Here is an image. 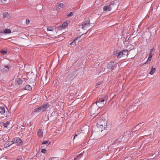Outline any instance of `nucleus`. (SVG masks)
Returning a JSON list of instances; mask_svg holds the SVG:
<instances>
[{
    "mask_svg": "<svg viewBox=\"0 0 160 160\" xmlns=\"http://www.w3.org/2000/svg\"><path fill=\"white\" fill-rule=\"evenodd\" d=\"M0 52L2 54H4L7 53V51H6L4 50H1L0 51Z\"/></svg>",
    "mask_w": 160,
    "mask_h": 160,
    "instance_id": "obj_31",
    "label": "nucleus"
},
{
    "mask_svg": "<svg viewBox=\"0 0 160 160\" xmlns=\"http://www.w3.org/2000/svg\"><path fill=\"white\" fill-rule=\"evenodd\" d=\"M73 15V12H70L68 15H67V16L70 17L72 16Z\"/></svg>",
    "mask_w": 160,
    "mask_h": 160,
    "instance_id": "obj_35",
    "label": "nucleus"
},
{
    "mask_svg": "<svg viewBox=\"0 0 160 160\" xmlns=\"http://www.w3.org/2000/svg\"><path fill=\"white\" fill-rule=\"evenodd\" d=\"M115 3L114 2H111L110 5H115Z\"/></svg>",
    "mask_w": 160,
    "mask_h": 160,
    "instance_id": "obj_39",
    "label": "nucleus"
},
{
    "mask_svg": "<svg viewBox=\"0 0 160 160\" xmlns=\"http://www.w3.org/2000/svg\"><path fill=\"white\" fill-rule=\"evenodd\" d=\"M1 150H2V149H1V148H0V151Z\"/></svg>",
    "mask_w": 160,
    "mask_h": 160,
    "instance_id": "obj_49",
    "label": "nucleus"
},
{
    "mask_svg": "<svg viewBox=\"0 0 160 160\" xmlns=\"http://www.w3.org/2000/svg\"><path fill=\"white\" fill-rule=\"evenodd\" d=\"M77 136H78V134H76V133H75V136H74V137L73 139H75V137Z\"/></svg>",
    "mask_w": 160,
    "mask_h": 160,
    "instance_id": "obj_42",
    "label": "nucleus"
},
{
    "mask_svg": "<svg viewBox=\"0 0 160 160\" xmlns=\"http://www.w3.org/2000/svg\"><path fill=\"white\" fill-rule=\"evenodd\" d=\"M50 142L49 143L48 141H44L42 143V144H48L49 145Z\"/></svg>",
    "mask_w": 160,
    "mask_h": 160,
    "instance_id": "obj_26",
    "label": "nucleus"
},
{
    "mask_svg": "<svg viewBox=\"0 0 160 160\" xmlns=\"http://www.w3.org/2000/svg\"><path fill=\"white\" fill-rule=\"evenodd\" d=\"M155 48L153 47L152 48L150 49V53H151L152 55H153L154 54V52H155Z\"/></svg>",
    "mask_w": 160,
    "mask_h": 160,
    "instance_id": "obj_22",
    "label": "nucleus"
},
{
    "mask_svg": "<svg viewBox=\"0 0 160 160\" xmlns=\"http://www.w3.org/2000/svg\"><path fill=\"white\" fill-rule=\"evenodd\" d=\"M54 29V28H53V27H48L47 28V31H52Z\"/></svg>",
    "mask_w": 160,
    "mask_h": 160,
    "instance_id": "obj_23",
    "label": "nucleus"
},
{
    "mask_svg": "<svg viewBox=\"0 0 160 160\" xmlns=\"http://www.w3.org/2000/svg\"><path fill=\"white\" fill-rule=\"evenodd\" d=\"M121 141L119 140V139H118L116 140L112 144V145H115L116 144H118V143H120Z\"/></svg>",
    "mask_w": 160,
    "mask_h": 160,
    "instance_id": "obj_20",
    "label": "nucleus"
},
{
    "mask_svg": "<svg viewBox=\"0 0 160 160\" xmlns=\"http://www.w3.org/2000/svg\"><path fill=\"white\" fill-rule=\"evenodd\" d=\"M64 5L62 3H60L58 6H57V8H58L59 7H61V8H63V6H64Z\"/></svg>",
    "mask_w": 160,
    "mask_h": 160,
    "instance_id": "obj_29",
    "label": "nucleus"
},
{
    "mask_svg": "<svg viewBox=\"0 0 160 160\" xmlns=\"http://www.w3.org/2000/svg\"><path fill=\"white\" fill-rule=\"evenodd\" d=\"M32 89V88L29 85H26L24 89V90H31Z\"/></svg>",
    "mask_w": 160,
    "mask_h": 160,
    "instance_id": "obj_19",
    "label": "nucleus"
},
{
    "mask_svg": "<svg viewBox=\"0 0 160 160\" xmlns=\"http://www.w3.org/2000/svg\"><path fill=\"white\" fill-rule=\"evenodd\" d=\"M30 23V20L28 19H27L26 20V23L28 24Z\"/></svg>",
    "mask_w": 160,
    "mask_h": 160,
    "instance_id": "obj_37",
    "label": "nucleus"
},
{
    "mask_svg": "<svg viewBox=\"0 0 160 160\" xmlns=\"http://www.w3.org/2000/svg\"><path fill=\"white\" fill-rule=\"evenodd\" d=\"M7 0H4V1H6Z\"/></svg>",
    "mask_w": 160,
    "mask_h": 160,
    "instance_id": "obj_48",
    "label": "nucleus"
},
{
    "mask_svg": "<svg viewBox=\"0 0 160 160\" xmlns=\"http://www.w3.org/2000/svg\"><path fill=\"white\" fill-rule=\"evenodd\" d=\"M156 68H153V67H152L151 69L150 72L149 74L151 75H152L155 72Z\"/></svg>",
    "mask_w": 160,
    "mask_h": 160,
    "instance_id": "obj_18",
    "label": "nucleus"
},
{
    "mask_svg": "<svg viewBox=\"0 0 160 160\" xmlns=\"http://www.w3.org/2000/svg\"><path fill=\"white\" fill-rule=\"evenodd\" d=\"M4 32L5 33H10L11 32V30L9 29H5L4 30Z\"/></svg>",
    "mask_w": 160,
    "mask_h": 160,
    "instance_id": "obj_21",
    "label": "nucleus"
},
{
    "mask_svg": "<svg viewBox=\"0 0 160 160\" xmlns=\"http://www.w3.org/2000/svg\"><path fill=\"white\" fill-rule=\"evenodd\" d=\"M17 160H22V158H20L18 159H17Z\"/></svg>",
    "mask_w": 160,
    "mask_h": 160,
    "instance_id": "obj_43",
    "label": "nucleus"
},
{
    "mask_svg": "<svg viewBox=\"0 0 160 160\" xmlns=\"http://www.w3.org/2000/svg\"><path fill=\"white\" fill-rule=\"evenodd\" d=\"M81 35H79L77 36V38L75 39H76V40H77L78 38H81Z\"/></svg>",
    "mask_w": 160,
    "mask_h": 160,
    "instance_id": "obj_38",
    "label": "nucleus"
},
{
    "mask_svg": "<svg viewBox=\"0 0 160 160\" xmlns=\"http://www.w3.org/2000/svg\"><path fill=\"white\" fill-rule=\"evenodd\" d=\"M102 82L101 81H100V82H97V83L96 85V88H97L98 87V86L100 85L102 83Z\"/></svg>",
    "mask_w": 160,
    "mask_h": 160,
    "instance_id": "obj_30",
    "label": "nucleus"
},
{
    "mask_svg": "<svg viewBox=\"0 0 160 160\" xmlns=\"http://www.w3.org/2000/svg\"><path fill=\"white\" fill-rule=\"evenodd\" d=\"M96 110L97 108L94 107L93 104L89 109V112H90L91 116L94 115L96 113Z\"/></svg>",
    "mask_w": 160,
    "mask_h": 160,
    "instance_id": "obj_6",
    "label": "nucleus"
},
{
    "mask_svg": "<svg viewBox=\"0 0 160 160\" xmlns=\"http://www.w3.org/2000/svg\"><path fill=\"white\" fill-rule=\"evenodd\" d=\"M78 156H77V158H74V160H76L77 159V158H78Z\"/></svg>",
    "mask_w": 160,
    "mask_h": 160,
    "instance_id": "obj_44",
    "label": "nucleus"
},
{
    "mask_svg": "<svg viewBox=\"0 0 160 160\" xmlns=\"http://www.w3.org/2000/svg\"><path fill=\"white\" fill-rule=\"evenodd\" d=\"M81 133H78V135H80V134H81Z\"/></svg>",
    "mask_w": 160,
    "mask_h": 160,
    "instance_id": "obj_47",
    "label": "nucleus"
},
{
    "mask_svg": "<svg viewBox=\"0 0 160 160\" xmlns=\"http://www.w3.org/2000/svg\"><path fill=\"white\" fill-rule=\"evenodd\" d=\"M77 94V92H71L70 93V95H71V96H73V95H76Z\"/></svg>",
    "mask_w": 160,
    "mask_h": 160,
    "instance_id": "obj_36",
    "label": "nucleus"
},
{
    "mask_svg": "<svg viewBox=\"0 0 160 160\" xmlns=\"http://www.w3.org/2000/svg\"><path fill=\"white\" fill-rule=\"evenodd\" d=\"M117 64V63L115 62H110L107 65V68H104V70L106 71V72H108L110 70H113L116 68Z\"/></svg>",
    "mask_w": 160,
    "mask_h": 160,
    "instance_id": "obj_4",
    "label": "nucleus"
},
{
    "mask_svg": "<svg viewBox=\"0 0 160 160\" xmlns=\"http://www.w3.org/2000/svg\"><path fill=\"white\" fill-rule=\"evenodd\" d=\"M33 82L35 81V78H34L33 79V80H32Z\"/></svg>",
    "mask_w": 160,
    "mask_h": 160,
    "instance_id": "obj_45",
    "label": "nucleus"
},
{
    "mask_svg": "<svg viewBox=\"0 0 160 160\" xmlns=\"http://www.w3.org/2000/svg\"><path fill=\"white\" fill-rule=\"evenodd\" d=\"M151 61V59H148L147 60V61L144 63V64H148L150 63V62Z\"/></svg>",
    "mask_w": 160,
    "mask_h": 160,
    "instance_id": "obj_28",
    "label": "nucleus"
},
{
    "mask_svg": "<svg viewBox=\"0 0 160 160\" xmlns=\"http://www.w3.org/2000/svg\"><path fill=\"white\" fill-rule=\"evenodd\" d=\"M107 99V96H100L97 99L96 104L99 108L102 107L106 103Z\"/></svg>",
    "mask_w": 160,
    "mask_h": 160,
    "instance_id": "obj_1",
    "label": "nucleus"
},
{
    "mask_svg": "<svg viewBox=\"0 0 160 160\" xmlns=\"http://www.w3.org/2000/svg\"><path fill=\"white\" fill-rule=\"evenodd\" d=\"M46 151L47 150L43 148L41 149V152L42 153H45L46 152Z\"/></svg>",
    "mask_w": 160,
    "mask_h": 160,
    "instance_id": "obj_32",
    "label": "nucleus"
},
{
    "mask_svg": "<svg viewBox=\"0 0 160 160\" xmlns=\"http://www.w3.org/2000/svg\"><path fill=\"white\" fill-rule=\"evenodd\" d=\"M97 126L98 127H100L101 128H102L103 125L102 124H99L97 123Z\"/></svg>",
    "mask_w": 160,
    "mask_h": 160,
    "instance_id": "obj_33",
    "label": "nucleus"
},
{
    "mask_svg": "<svg viewBox=\"0 0 160 160\" xmlns=\"http://www.w3.org/2000/svg\"><path fill=\"white\" fill-rule=\"evenodd\" d=\"M142 123H143V122L138 124L137 125L135 126L133 128H132V130L136 131L140 129L143 125H142Z\"/></svg>",
    "mask_w": 160,
    "mask_h": 160,
    "instance_id": "obj_11",
    "label": "nucleus"
},
{
    "mask_svg": "<svg viewBox=\"0 0 160 160\" xmlns=\"http://www.w3.org/2000/svg\"><path fill=\"white\" fill-rule=\"evenodd\" d=\"M2 124V122H0V125H1Z\"/></svg>",
    "mask_w": 160,
    "mask_h": 160,
    "instance_id": "obj_46",
    "label": "nucleus"
},
{
    "mask_svg": "<svg viewBox=\"0 0 160 160\" xmlns=\"http://www.w3.org/2000/svg\"><path fill=\"white\" fill-rule=\"evenodd\" d=\"M5 108L3 107H0V112L2 114H3L5 113Z\"/></svg>",
    "mask_w": 160,
    "mask_h": 160,
    "instance_id": "obj_17",
    "label": "nucleus"
},
{
    "mask_svg": "<svg viewBox=\"0 0 160 160\" xmlns=\"http://www.w3.org/2000/svg\"><path fill=\"white\" fill-rule=\"evenodd\" d=\"M152 55L151 53H149V57L148 59H149L151 60V59L152 58Z\"/></svg>",
    "mask_w": 160,
    "mask_h": 160,
    "instance_id": "obj_34",
    "label": "nucleus"
},
{
    "mask_svg": "<svg viewBox=\"0 0 160 160\" xmlns=\"http://www.w3.org/2000/svg\"><path fill=\"white\" fill-rule=\"evenodd\" d=\"M14 143L13 140L12 141H7L4 145V146L5 148H8L9 147L10 145Z\"/></svg>",
    "mask_w": 160,
    "mask_h": 160,
    "instance_id": "obj_10",
    "label": "nucleus"
},
{
    "mask_svg": "<svg viewBox=\"0 0 160 160\" xmlns=\"http://www.w3.org/2000/svg\"><path fill=\"white\" fill-rule=\"evenodd\" d=\"M128 50H124L122 51H116L113 52V55L117 57L118 58H127L128 55Z\"/></svg>",
    "mask_w": 160,
    "mask_h": 160,
    "instance_id": "obj_2",
    "label": "nucleus"
},
{
    "mask_svg": "<svg viewBox=\"0 0 160 160\" xmlns=\"http://www.w3.org/2000/svg\"><path fill=\"white\" fill-rule=\"evenodd\" d=\"M151 61V59H148L147 60V61L144 63V64H148L150 63V62Z\"/></svg>",
    "mask_w": 160,
    "mask_h": 160,
    "instance_id": "obj_27",
    "label": "nucleus"
},
{
    "mask_svg": "<svg viewBox=\"0 0 160 160\" xmlns=\"http://www.w3.org/2000/svg\"><path fill=\"white\" fill-rule=\"evenodd\" d=\"M10 66L9 65H0V71L2 72H6L8 71Z\"/></svg>",
    "mask_w": 160,
    "mask_h": 160,
    "instance_id": "obj_5",
    "label": "nucleus"
},
{
    "mask_svg": "<svg viewBox=\"0 0 160 160\" xmlns=\"http://www.w3.org/2000/svg\"><path fill=\"white\" fill-rule=\"evenodd\" d=\"M50 105L48 103H45L42 105L40 106L37 108L33 110V112L35 113L43 112L46 111L47 109L49 107Z\"/></svg>",
    "mask_w": 160,
    "mask_h": 160,
    "instance_id": "obj_3",
    "label": "nucleus"
},
{
    "mask_svg": "<svg viewBox=\"0 0 160 160\" xmlns=\"http://www.w3.org/2000/svg\"><path fill=\"white\" fill-rule=\"evenodd\" d=\"M90 20L88 18L87 19L85 20L82 24V28L84 29L86 26H89L90 23H89Z\"/></svg>",
    "mask_w": 160,
    "mask_h": 160,
    "instance_id": "obj_9",
    "label": "nucleus"
},
{
    "mask_svg": "<svg viewBox=\"0 0 160 160\" xmlns=\"http://www.w3.org/2000/svg\"><path fill=\"white\" fill-rule=\"evenodd\" d=\"M7 125H9L10 124V122L9 121H7L6 123Z\"/></svg>",
    "mask_w": 160,
    "mask_h": 160,
    "instance_id": "obj_41",
    "label": "nucleus"
},
{
    "mask_svg": "<svg viewBox=\"0 0 160 160\" xmlns=\"http://www.w3.org/2000/svg\"><path fill=\"white\" fill-rule=\"evenodd\" d=\"M13 140L14 143L16 144L18 146L21 145L23 144L22 140L19 138H14Z\"/></svg>",
    "mask_w": 160,
    "mask_h": 160,
    "instance_id": "obj_7",
    "label": "nucleus"
},
{
    "mask_svg": "<svg viewBox=\"0 0 160 160\" xmlns=\"http://www.w3.org/2000/svg\"><path fill=\"white\" fill-rule=\"evenodd\" d=\"M76 39H75L72 42L70 43V45H73V46H74L76 45V42L75 41H76Z\"/></svg>",
    "mask_w": 160,
    "mask_h": 160,
    "instance_id": "obj_25",
    "label": "nucleus"
},
{
    "mask_svg": "<svg viewBox=\"0 0 160 160\" xmlns=\"http://www.w3.org/2000/svg\"><path fill=\"white\" fill-rule=\"evenodd\" d=\"M132 159V157L130 156H127L124 158V160H131Z\"/></svg>",
    "mask_w": 160,
    "mask_h": 160,
    "instance_id": "obj_24",
    "label": "nucleus"
},
{
    "mask_svg": "<svg viewBox=\"0 0 160 160\" xmlns=\"http://www.w3.org/2000/svg\"><path fill=\"white\" fill-rule=\"evenodd\" d=\"M75 74L74 72H71L68 75L67 78L65 79L66 82L68 81L71 79H72L75 77Z\"/></svg>",
    "mask_w": 160,
    "mask_h": 160,
    "instance_id": "obj_8",
    "label": "nucleus"
},
{
    "mask_svg": "<svg viewBox=\"0 0 160 160\" xmlns=\"http://www.w3.org/2000/svg\"><path fill=\"white\" fill-rule=\"evenodd\" d=\"M3 125L5 128H6L7 126V125L6 123H3Z\"/></svg>",
    "mask_w": 160,
    "mask_h": 160,
    "instance_id": "obj_40",
    "label": "nucleus"
},
{
    "mask_svg": "<svg viewBox=\"0 0 160 160\" xmlns=\"http://www.w3.org/2000/svg\"><path fill=\"white\" fill-rule=\"evenodd\" d=\"M103 10L105 12L110 11L112 8H111L110 6H105L103 7Z\"/></svg>",
    "mask_w": 160,
    "mask_h": 160,
    "instance_id": "obj_13",
    "label": "nucleus"
},
{
    "mask_svg": "<svg viewBox=\"0 0 160 160\" xmlns=\"http://www.w3.org/2000/svg\"><path fill=\"white\" fill-rule=\"evenodd\" d=\"M3 18H10V16L7 12H4L3 13Z\"/></svg>",
    "mask_w": 160,
    "mask_h": 160,
    "instance_id": "obj_14",
    "label": "nucleus"
},
{
    "mask_svg": "<svg viewBox=\"0 0 160 160\" xmlns=\"http://www.w3.org/2000/svg\"><path fill=\"white\" fill-rule=\"evenodd\" d=\"M16 81L18 85H20L22 83V80L20 78H17L16 80Z\"/></svg>",
    "mask_w": 160,
    "mask_h": 160,
    "instance_id": "obj_16",
    "label": "nucleus"
},
{
    "mask_svg": "<svg viewBox=\"0 0 160 160\" xmlns=\"http://www.w3.org/2000/svg\"><path fill=\"white\" fill-rule=\"evenodd\" d=\"M43 132H42V130L39 129L38 132V136L40 137H42L43 136Z\"/></svg>",
    "mask_w": 160,
    "mask_h": 160,
    "instance_id": "obj_15",
    "label": "nucleus"
},
{
    "mask_svg": "<svg viewBox=\"0 0 160 160\" xmlns=\"http://www.w3.org/2000/svg\"><path fill=\"white\" fill-rule=\"evenodd\" d=\"M68 25V23L66 22H64L63 24H62V25L60 26L59 27V28L60 29H62L66 27Z\"/></svg>",
    "mask_w": 160,
    "mask_h": 160,
    "instance_id": "obj_12",
    "label": "nucleus"
}]
</instances>
